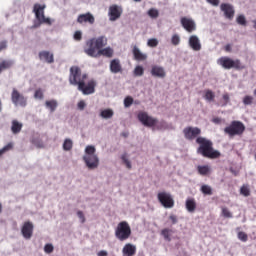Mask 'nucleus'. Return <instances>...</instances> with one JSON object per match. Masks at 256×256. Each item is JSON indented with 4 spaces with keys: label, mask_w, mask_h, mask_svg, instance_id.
<instances>
[{
    "label": "nucleus",
    "mask_w": 256,
    "mask_h": 256,
    "mask_svg": "<svg viewBox=\"0 0 256 256\" xmlns=\"http://www.w3.org/2000/svg\"><path fill=\"white\" fill-rule=\"evenodd\" d=\"M83 161L88 169H97L99 167V157L97 155H84Z\"/></svg>",
    "instance_id": "4468645a"
},
{
    "label": "nucleus",
    "mask_w": 256,
    "mask_h": 256,
    "mask_svg": "<svg viewBox=\"0 0 256 256\" xmlns=\"http://www.w3.org/2000/svg\"><path fill=\"white\" fill-rule=\"evenodd\" d=\"M240 193L241 195H244V197H249V195H251V191L247 188V186H242Z\"/></svg>",
    "instance_id": "37998d69"
},
{
    "label": "nucleus",
    "mask_w": 256,
    "mask_h": 256,
    "mask_svg": "<svg viewBox=\"0 0 256 256\" xmlns=\"http://www.w3.org/2000/svg\"><path fill=\"white\" fill-rule=\"evenodd\" d=\"M133 55L136 61H145L147 59V55L143 54L136 46L133 48Z\"/></svg>",
    "instance_id": "b1692460"
},
{
    "label": "nucleus",
    "mask_w": 256,
    "mask_h": 256,
    "mask_svg": "<svg viewBox=\"0 0 256 256\" xmlns=\"http://www.w3.org/2000/svg\"><path fill=\"white\" fill-rule=\"evenodd\" d=\"M222 99L224 100L223 107L227 106L229 104V101H230L229 94L228 93L223 94Z\"/></svg>",
    "instance_id": "3c124183"
},
{
    "label": "nucleus",
    "mask_w": 256,
    "mask_h": 256,
    "mask_svg": "<svg viewBox=\"0 0 256 256\" xmlns=\"http://www.w3.org/2000/svg\"><path fill=\"white\" fill-rule=\"evenodd\" d=\"M150 73L152 77H158L159 79H165V77H167V72H165V68L157 65L152 66Z\"/></svg>",
    "instance_id": "a211bd4d"
},
{
    "label": "nucleus",
    "mask_w": 256,
    "mask_h": 256,
    "mask_svg": "<svg viewBox=\"0 0 256 256\" xmlns=\"http://www.w3.org/2000/svg\"><path fill=\"white\" fill-rule=\"evenodd\" d=\"M224 133L229 137H241L245 133V124L241 121L234 120L229 126L224 128Z\"/></svg>",
    "instance_id": "39448f33"
},
{
    "label": "nucleus",
    "mask_w": 256,
    "mask_h": 256,
    "mask_svg": "<svg viewBox=\"0 0 256 256\" xmlns=\"http://www.w3.org/2000/svg\"><path fill=\"white\" fill-rule=\"evenodd\" d=\"M7 47V41H2L0 42V51H3Z\"/></svg>",
    "instance_id": "bf43d9fd"
},
{
    "label": "nucleus",
    "mask_w": 256,
    "mask_h": 256,
    "mask_svg": "<svg viewBox=\"0 0 256 256\" xmlns=\"http://www.w3.org/2000/svg\"><path fill=\"white\" fill-rule=\"evenodd\" d=\"M196 143L199 145L197 148L198 155L206 157V159H219L221 152L213 149V142L205 137H199L196 139Z\"/></svg>",
    "instance_id": "f03ea898"
},
{
    "label": "nucleus",
    "mask_w": 256,
    "mask_h": 256,
    "mask_svg": "<svg viewBox=\"0 0 256 256\" xmlns=\"http://www.w3.org/2000/svg\"><path fill=\"white\" fill-rule=\"evenodd\" d=\"M207 3H210V5H213V7H219V3L221 0H206Z\"/></svg>",
    "instance_id": "5fc2aeb1"
},
{
    "label": "nucleus",
    "mask_w": 256,
    "mask_h": 256,
    "mask_svg": "<svg viewBox=\"0 0 256 256\" xmlns=\"http://www.w3.org/2000/svg\"><path fill=\"white\" fill-rule=\"evenodd\" d=\"M185 205L189 213H195V209H197V202L195 201V198H188Z\"/></svg>",
    "instance_id": "5701e85b"
},
{
    "label": "nucleus",
    "mask_w": 256,
    "mask_h": 256,
    "mask_svg": "<svg viewBox=\"0 0 256 256\" xmlns=\"http://www.w3.org/2000/svg\"><path fill=\"white\" fill-rule=\"evenodd\" d=\"M87 74H83L79 66H72L70 68L69 83L77 87L78 91H81L83 95H93L97 82L95 80H89L87 83Z\"/></svg>",
    "instance_id": "f257e3e1"
},
{
    "label": "nucleus",
    "mask_w": 256,
    "mask_h": 256,
    "mask_svg": "<svg viewBox=\"0 0 256 256\" xmlns=\"http://www.w3.org/2000/svg\"><path fill=\"white\" fill-rule=\"evenodd\" d=\"M218 65H221L223 69H236L237 71H242V69H245V65L241 63V60H233L227 56L219 58Z\"/></svg>",
    "instance_id": "423d86ee"
},
{
    "label": "nucleus",
    "mask_w": 256,
    "mask_h": 256,
    "mask_svg": "<svg viewBox=\"0 0 256 256\" xmlns=\"http://www.w3.org/2000/svg\"><path fill=\"white\" fill-rule=\"evenodd\" d=\"M171 43L175 47H177V45H179V43H181V37L179 36V34H173L172 35Z\"/></svg>",
    "instance_id": "4c0bfd02"
},
{
    "label": "nucleus",
    "mask_w": 256,
    "mask_h": 256,
    "mask_svg": "<svg viewBox=\"0 0 256 256\" xmlns=\"http://www.w3.org/2000/svg\"><path fill=\"white\" fill-rule=\"evenodd\" d=\"M122 135H123V137H127V134H125V133H122Z\"/></svg>",
    "instance_id": "338daca9"
},
{
    "label": "nucleus",
    "mask_w": 256,
    "mask_h": 256,
    "mask_svg": "<svg viewBox=\"0 0 256 256\" xmlns=\"http://www.w3.org/2000/svg\"><path fill=\"white\" fill-rule=\"evenodd\" d=\"M97 255H98V256H108L109 253H108L107 251H105V250H101V251H99V252L97 253Z\"/></svg>",
    "instance_id": "680f3d73"
},
{
    "label": "nucleus",
    "mask_w": 256,
    "mask_h": 256,
    "mask_svg": "<svg viewBox=\"0 0 256 256\" xmlns=\"http://www.w3.org/2000/svg\"><path fill=\"white\" fill-rule=\"evenodd\" d=\"M136 3H139V2H141V0H134Z\"/></svg>",
    "instance_id": "69168bd1"
},
{
    "label": "nucleus",
    "mask_w": 256,
    "mask_h": 256,
    "mask_svg": "<svg viewBox=\"0 0 256 256\" xmlns=\"http://www.w3.org/2000/svg\"><path fill=\"white\" fill-rule=\"evenodd\" d=\"M53 249H54V247H53V244H46L45 246H44V251H45V253H51L52 251H53Z\"/></svg>",
    "instance_id": "864d4df0"
},
{
    "label": "nucleus",
    "mask_w": 256,
    "mask_h": 256,
    "mask_svg": "<svg viewBox=\"0 0 256 256\" xmlns=\"http://www.w3.org/2000/svg\"><path fill=\"white\" fill-rule=\"evenodd\" d=\"M3 211V206L0 203V213Z\"/></svg>",
    "instance_id": "0e129e2a"
},
{
    "label": "nucleus",
    "mask_w": 256,
    "mask_h": 256,
    "mask_svg": "<svg viewBox=\"0 0 256 256\" xmlns=\"http://www.w3.org/2000/svg\"><path fill=\"white\" fill-rule=\"evenodd\" d=\"M101 55L103 57H108V58H111L113 57V50L111 47H107V48H104V49H100L98 50V57H101Z\"/></svg>",
    "instance_id": "bb28decb"
},
{
    "label": "nucleus",
    "mask_w": 256,
    "mask_h": 256,
    "mask_svg": "<svg viewBox=\"0 0 256 256\" xmlns=\"http://www.w3.org/2000/svg\"><path fill=\"white\" fill-rule=\"evenodd\" d=\"M157 199L165 209H173L175 207V200L173 199V195L169 192H159Z\"/></svg>",
    "instance_id": "1a4fd4ad"
},
{
    "label": "nucleus",
    "mask_w": 256,
    "mask_h": 256,
    "mask_svg": "<svg viewBox=\"0 0 256 256\" xmlns=\"http://www.w3.org/2000/svg\"><path fill=\"white\" fill-rule=\"evenodd\" d=\"M115 237L118 241H127L131 237V226L127 221L120 222L115 229Z\"/></svg>",
    "instance_id": "0eeeda50"
},
{
    "label": "nucleus",
    "mask_w": 256,
    "mask_h": 256,
    "mask_svg": "<svg viewBox=\"0 0 256 256\" xmlns=\"http://www.w3.org/2000/svg\"><path fill=\"white\" fill-rule=\"evenodd\" d=\"M169 219H170V221L172 222V225H176V223H177V221H178L177 216L171 214V215L169 216Z\"/></svg>",
    "instance_id": "6e6d98bb"
},
{
    "label": "nucleus",
    "mask_w": 256,
    "mask_h": 256,
    "mask_svg": "<svg viewBox=\"0 0 256 256\" xmlns=\"http://www.w3.org/2000/svg\"><path fill=\"white\" fill-rule=\"evenodd\" d=\"M83 39V33H81V31H76L74 33V40L75 41H81Z\"/></svg>",
    "instance_id": "09e8293b"
},
{
    "label": "nucleus",
    "mask_w": 256,
    "mask_h": 256,
    "mask_svg": "<svg viewBox=\"0 0 256 256\" xmlns=\"http://www.w3.org/2000/svg\"><path fill=\"white\" fill-rule=\"evenodd\" d=\"M188 43L193 51H201V41L199 37L195 35L190 36Z\"/></svg>",
    "instance_id": "aec40b11"
},
{
    "label": "nucleus",
    "mask_w": 256,
    "mask_h": 256,
    "mask_svg": "<svg viewBox=\"0 0 256 256\" xmlns=\"http://www.w3.org/2000/svg\"><path fill=\"white\" fill-rule=\"evenodd\" d=\"M133 105V97L128 96L124 99V106L131 107Z\"/></svg>",
    "instance_id": "49530a36"
},
{
    "label": "nucleus",
    "mask_w": 256,
    "mask_h": 256,
    "mask_svg": "<svg viewBox=\"0 0 256 256\" xmlns=\"http://www.w3.org/2000/svg\"><path fill=\"white\" fill-rule=\"evenodd\" d=\"M77 23L80 25H94L95 24V16L91 14V12H87L85 14H80L77 17Z\"/></svg>",
    "instance_id": "f8f14e48"
},
{
    "label": "nucleus",
    "mask_w": 256,
    "mask_h": 256,
    "mask_svg": "<svg viewBox=\"0 0 256 256\" xmlns=\"http://www.w3.org/2000/svg\"><path fill=\"white\" fill-rule=\"evenodd\" d=\"M182 133L186 141H195L201 137V128L188 126L183 129Z\"/></svg>",
    "instance_id": "9d476101"
},
{
    "label": "nucleus",
    "mask_w": 256,
    "mask_h": 256,
    "mask_svg": "<svg viewBox=\"0 0 256 256\" xmlns=\"http://www.w3.org/2000/svg\"><path fill=\"white\" fill-rule=\"evenodd\" d=\"M212 123H215L216 125L221 124V118H219V117L213 118V119H212Z\"/></svg>",
    "instance_id": "052dcab7"
},
{
    "label": "nucleus",
    "mask_w": 256,
    "mask_h": 256,
    "mask_svg": "<svg viewBox=\"0 0 256 256\" xmlns=\"http://www.w3.org/2000/svg\"><path fill=\"white\" fill-rule=\"evenodd\" d=\"M11 149H13V144L9 143L6 146H4L1 150H0V157L1 155H3V153H6V151H11Z\"/></svg>",
    "instance_id": "a18cd8bd"
},
{
    "label": "nucleus",
    "mask_w": 256,
    "mask_h": 256,
    "mask_svg": "<svg viewBox=\"0 0 256 256\" xmlns=\"http://www.w3.org/2000/svg\"><path fill=\"white\" fill-rule=\"evenodd\" d=\"M197 171L199 175H202L203 177L211 174V167L209 165H199L197 166Z\"/></svg>",
    "instance_id": "393cba45"
},
{
    "label": "nucleus",
    "mask_w": 256,
    "mask_h": 256,
    "mask_svg": "<svg viewBox=\"0 0 256 256\" xmlns=\"http://www.w3.org/2000/svg\"><path fill=\"white\" fill-rule=\"evenodd\" d=\"M147 14L151 17V19H157V17H159V10L151 8L148 10Z\"/></svg>",
    "instance_id": "e433bc0d"
},
{
    "label": "nucleus",
    "mask_w": 256,
    "mask_h": 256,
    "mask_svg": "<svg viewBox=\"0 0 256 256\" xmlns=\"http://www.w3.org/2000/svg\"><path fill=\"white\" fill-rule=\"evenodd\" d=\"M85 153L86 155H95V146H87Z\"/></svg>",
    "instance_id": "de8ad7c7"
},
{
    "label": "nucleus",
    "mask_w": 256,
    "mask_h": 256,
    "mask_svg": "<svg viewBox=\"0 0 256 256\" xmlns=\"http://www.w3.org/2000/svg\"><path fill=\"white\" fill-rule=\"evenodd\" d=\"M237 237L243 243H247V241L249 240V236L243 231L238 232Z\"/></svg>",
    "instance_id": "f704fd0d"
},
{
    "label": "nucleus",
    "mask_w": 256,
    "mask_h": 256,
    "mask_svg": "<svg viewBox=\"0 0 256 256\" xmlns=\"http://www.w3.org/2000/svg\"><path fill=\"white\" fill-rule=\"evenodd\" d=\"M204 99H206V101H214L215 93H213L211 90H206Z\"/></svg>",
    "instance_id": "c9c22d12"
},
{
    "label": "nucleus",
    "mask_w": 256,
    "mask_h": 256,
    "mask_svg": "<svg viewBox=\"0 0 256 256\" xmlns=\"http://www.w3.org/2000/svg\"><path fill=\"white\" fill-rule=\"evenodd\" d=\"M137 253V247L131 243L125 244L122 249L123 256H134Z\"/></svg>",
    "instance_id": "6ab92c4d"
},
{
    "label": "nucleus",
    "mask_w": 256,
    "mask_h": 256,
    "mask_svg": "<svg viewBox=\"0 0 256 256\" xmlns=\"http://www.w3.org/2000/svg\"><path fill=\"white\" fill-rule=\"evenodd\" d=\"M236 23H238V25H242L245 27V25H247V19H245V16L244 15H239L237 18H236Z\"/></svg>",
    "instance_id": "a19ab883"
},
{
    "label": "nucleus",
    "mask_w": 256,
    "mask_h": 256,
    "mask_svg": "<svg viewBox=\"0 0 256 256\" xmlns=\"http://www.w3.org/2000/svg\"><path fill=\"white\" fill-rule=\"evenodd\" d=\"M39 59L40 61H45L46 63H55V58L53 56V53L49 51H41L39 52Z\"/></svg>",
    "instance_id": "412c9836"
},
{
    "label": "nucleus",
    "mask_w": 256,
    "mask_h": 256,
    "mask_svg": "<svg viewBox=\"0 0 256 256\" xmlns=\"http://www.w3.org/2000/svg\"><path fill=\"white\" fill-rule=\"evenodd\" d=\"M63 149L64 151H71L73 149V141L69 138L65 139Z\"/></svg>",
    "instance_id": "72a5a7b5"
},
{
    "label": "nucleus",
    "mask_w": 256,
    "mask_h": 256,
    "mask_svg": "<svg viewBox=\"0 0 256 256\" xmlns=\"http://www.w3.org/2000/svg\"><path fill=\"white\" fill-rule=\"evenodd\" d=\"M35 99H43V91L41 89H37L34 93Z\"/></svg>",
    "instance_id": "8fccbe9b"
},
{
    "label": "nucleus",
    "mask_w": 256,
    "mask_h": 256,
    "mask_svg": "<svg viewBox=\"0 0 256 256\" xmlns=\"http://www.w3.org/2000/svg\"><path fill=\"white\" fill-rule=\"evenodd\" d=\"M221 216L224 217V219H233V213L225 206L221 207Z\"/></svg>",
    "instance_id": "7c9ffc66"
},
{
    "label": "nucleus",
    "mask_w": 256,
    "mask_h": 256,
    "mask_svg": "<svg viewBox=\"0 0 256 256\" xmlns=\"http://www.w3.org/2000/svg\"><path fill=\"white\" fill-rule=\"evenodd\" d=\"M224 51H226V53H231V51H233V48H232L231 44H227L224 47Z\"/></svg>",
    "instance_id": "13d9d810"
},
{
    "label": "nucleus",
    "mask_w": 256,
    "mask_h": 256,
    "mask_svg": "<svg viewBox=\"0 0 256 256\" xmlns=\"http://www.w3.org/2000/svg\"><path fill=\"white\" fill-rule=\"evenodd\" d=\"M148 47H157L159 45V41L156 38H151L147 42Z\"/></svg>",
    "instance_id": "c03bdc74"
},
{
    "label": "nucleus",
    "mask_w": 256,
    "mask_h": 256,
    "mask_svg": "<svg viewBox=\"0 0 256 256\" xmlns=\"http://www.w3.org/2000/svg\"><path fill=\"white\" fill-rule=\"evenodd\" d=\"M36 147H38L39 149H43V147H45V145L43 144V142H39L38 144L35 143Z\"/></svg>",
    "instance_id": "e2e57ef3"
},
{
    "label": "nucleus",
    "mask_w": 256,
    "mask_h": 256,
    "mask_svg": "<svg viewBox=\"0 0 256 256\" xmlns=\"http://www.w3.org/2000/svg\"><path fill=\"white\" fill-rule=\"evenodd\" d=\"M110 71L114 74L123 72V67L121 66V61H119V59H113L110 62Z\"/></svg>",
    "instance_id": "4be33fe9"
},
{
    "label": "nucleus",
    "mask_w": 256,
    "mask_h": 256,
    "mask_svg": "<svg viewBox=\"0 0 256 256\" xmlns=\"http://www.w3.org/2000/svg\"><path fill=\"white\" fill-rule=\"evenodd\" d=\"M77 217L80 219L81 223H85L86 219H85V214H83V211L79 210L77 212Z\"/></svg>",
    "instance_id": "603ef678"
},
{
    "label": "nucleus",
    "mask_w": 256,
    "mask_h": 256,
    "mask_svg": "<svg viewBox=\"0 0 256 256\" xmlns=\"http://www.w3.org/2000/svg\"><path fill=\"white\" fill-rule=\"evenodd\" d=\"M85 101L81 100L80 102H78V109H80V111H83V109H85Z\"/></svg>",
    "instance_id": "4d7b16f0"
},
{
    "label": "nucleus",
    "mask_w": 256,
    "mask_h": 256,
    "mask_svg": "<svg viewBox=\"0 0 256 256\" xmlns=\"http://www.w3.org/2000/svg\"><path fill=\"white\" fill-rule=\"evenodd\" d=\"M221 11L224 13V17L226 19H229V21H233V17H235V8L233 5L229 3H222L220 5Z\"/></svg>",
    "instance_id": "ddd939ff"
},
{
    "label": "nucleus",
    "mask_w": 256,
    "mask_h": 256,
    "mask_svg": "<svg viewBox=\"0 0 256 256\" xmlns=\"http://www.w3.org/2000/svg\"><path fill=\"white\" fill-rule=\"evenodd\" d=\"M200 191L203 195H213V188L207 184L202 185Z\"/></svg>",
    "instance_id": "473e14b6"
},
{
    "label": "nucleus",
    "mask_w": 256,
    "mask_h": 256,
    "mask_svg": "<svg viewBox=\"0 0 256 256\" xmlns=\"http://www.w3.org/2000/svg\"><path fill=\"white\" fill-rule=\"evenodd\" d=\"M13 67V61L12 60H3L0 62V73H3L5 69H11Z\"/></svg>",
    "instance_id": "cd10ccee"
},
{
    "label": "nucleus",
    "mask_w": 256,
    "mask_h": 256,
    "mask_svg": "<svg viewBox=\"0 0 256 256\" xmlns=\"http://www.w3.org/2000/svg\"><path fill=\"white\" fill-rule=\"evenodd\" d=\"M145 73V69L142 68V66H136L134 69V75L136 77H142V75Z\"/></svg>",
    "instance_id": "58836bf2"
},
{
    "label": "nucleus",
    "mask_w": 256,
    "mask_h": 256,
    "mask_svg": "<svg viewBox=\"0 0 256 256\" xmlns=\"http://www.w3.org/2000/svg\"><path fill=\"white\" fill-rule=\"evenodd\" d=\"M113 115H115V112H113V110L109 108L104 109L100 112V117H102V119H111Z\"/></svg>",
    "instance_id": "c85d7f7f"
},
{
    "label": "nucleus",
    "mask_w": 256,
    "mask_h": 256,
    "mask_svg": "<svg viewBox=\"0 0 256 256\" xmlns=\"http://www.w3.org/2000/svg\"><path fill=\"white\" fill-rule=\"evenodd\" d=\"M21 129H23V124L19 123L17 120L12 121L11 131L14 135H17V133H21Z\"/></svg>",
    "instance_id": "a878e982"
},
{
    "label": "nucleus",
    "mask_w": 256,
    "mask_h": 256,
    "mask_svg": "<svg viewBox=\"0 0 256 256\" xmlns=\"http://www.w3.org/2000/svg\"><path fill=\"white\" fill-rule=\"evenodd\" d=\"M122 13H123V10L121 9V7H119L117 5L110 6L109 12H108L110 21H117V19H119V17H121Z\"/></svg>",
    "instance_id": "f3484780"
},
{
    "label": "nucleus",
    "mask_w": 256,
    "mask_h": 256,
    "mask_svg": "<svg viewBox=\"0 0 256 256\" xmlns=\"http://www.w3.org/2000/svg\"><path fill=\"white\" fill-rule=\"evenodd\" d=\"M45 105H46L47 109H49L51 111V113H54V111L57 109V106L59 104L57 103V100H47L45 102Z\"/></svg>",
    "instance_id": "c756f323"
},
{
    "label": "nucleus",
    "mask_w": 256,
    "mask_h": 256,
    "mask_svg": "<svg viewBox=\"0 0 256 256\" xmlns=\"http://www.w3.org/2000/svg\"><path fill=\"white\" fill-rule=\"evenodd\" d=\"M138 121H140L144 127H156L157 129H165V127H167L165 121L159 122L157 118L147 115V112H139Z\"/></svg>",
    "instance_id": "20e7f679"
},
{
    "label": "nucleus",
    "mask_w": 256,
    "mask_h": 256,
    "mask_svg": "<svg viewBox=\"0 0 256 256\" xmlns=\"http://www.w3.org/2000/svg\"><path fill=\"white\" fill-rule=\"evenodd\" d=\"M180 23L188 33H193V31L197 29V26L195 25V21H193V19L191 18L182 17L180 20Z\"/></svg>",
    "instance_id": "2eb2a0df"
},
{
    "label": "nucleus",
    "mask_w": 256,
    "mask_h": 256,
    "mask_svg": "<svg viewBox=\"0 0 256 256\" xmlns=\"http://www.w3.org/2000/svg\"><path fill=\"white\" fill-rule=\"evenodd\" d=\"M33 229H34L33 222L31 221L24 222L21 229V233L24 239H31V237H33Z\"/></svg>",
    "instance_id": "dca6fc26"
},
{
    "label": "nucleus",
    "mask_w": 256,
    "mask_h": 256,
    "mask_svg": "<svg viewBox=\"0 0 256 256\" xmlns=\"http://www.w3.org/2000/svg\"><path fill=\"white\" fill-rule=\"evenodd\" d=\"M46 7L47 6L45 4L41 5L39 3H36V4H34L33 12L35 13V17L39 21V23H44L46 25H51L53 23L51 21V18L45 17Z\"/></svg>",
    "instance_id": "6e6552de"
},
{
    "label": "nucleus",
    "mask_w": 256,
    "mask_h": 256,
    "mask_svg": "<svg viewBox=\"0 0 256 256\" xmlns=\"http://www.w3.org/2000/svg\"><path fill=\"white\" fill-rule=\"evenodd\" d=\"M254 98L253 96L246 95L244 96L242 103L244 105H253Z\"/></svg>",
    "instance_id": "ea45409f"
},
{
    "label": "nucleus",
    "mask_w": 256,
    "mask_h": 256,
    "mask_svg": "<svg viewBox=\"0 0 256 256\" xmlns=\"http://www.w3.org/2000/svg\"><path fill=\"white\" fill-rule=\"evenodd\" d=\"M121 159H122L124 165H126L127 169H131V167H132L131 166V161H129V158H127V154H123L121 156Z\"/></svg>",
    "instance_id": "79ce46f5"
},
{
    "label": "nucleus",
    "mask_w": 256,
    "mask_h": 256,
    "mask_svg": "<svg viewBox=\"0 0 256 256\" xmlns=\"http://www.w3.org/2000/svg\"><path fill=\"white\" fill-rule=\"evenodd\" d=\"M107 45V38L104 36H100L98 38H92L89 39L86 42V48L84 49V52L89 57H99V51L103 49Z\"/></svg>",
    "instance_id": "7ed1b4c3"
},
{
    "label": "nucleus",
    "mask_w": 256,
    "mask_h": 256,
    "mask_svg": "<svg viewBox=\"0 0 256 256\" xmlns=\"http://www.w3.org/2000/svg\"><path fill=\"white\" fill-rule=\"evenodd\" d=\"M171 233H173V230L169 228H164L161 230V235L164 237L165 241H171Z\"/></svg>",
    "instance_id": "2f4dec72"
},
{
    "label": "nucleus",
    "mask_w": 256,
    "mask_h": 256,
    "mask_svg": "<svg viewBox=\"0 0 256 256\" xmlns=\"http://www.w3.org/2000/svg\"><path fill=\"white\" fill-rule=\"evenodd\" d=\"M11 101L16 107H27V98L16 88L12 89Z\"/></svg>",
    "instance_id": "9b49d317"
}]
</instances>
